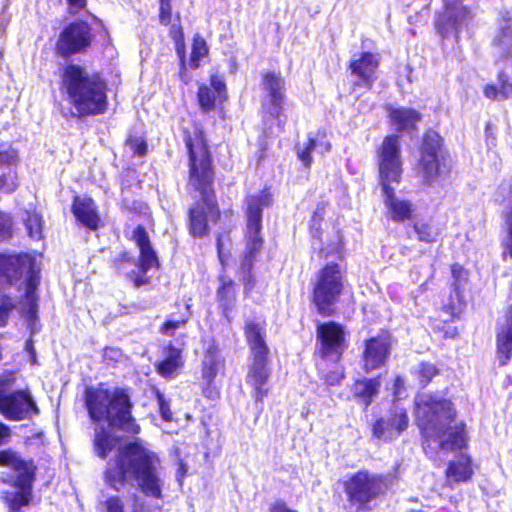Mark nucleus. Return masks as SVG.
I'll list each match as a JSON object with an SVG mask.
<instances>
[{
	"label": "nucleus",
	"instance_id": "f257e3e1",
	"mask_svg": "<svg viewBox=\"0 0 512 512\" xmlns=\"http://www.w3.org/2000/svg\"><path fill=\"white\" fill-rule=\"evenodd\" d=\"M85 405L92 421L108 423L109 429L104 426H98L95 429V452L103 459L117 448L120 442L111 429L129 434H138L140 431L139 425L132 417L130 396L123 389L87 388L85 390Z\"/></svg>",
	"mask_w": 512,
	"mask_h": 512
},
{
	"label": "nucleus",
	"instance_id": "f03ea898",
	"mask_svg": "<svg viewBox=\"0 0 512 512\" xmlns=\"http://www.w3.org/2000/svg\"><path fill=\"white\" fill-rule=\"evenodd\" d=\"M189 155L188 188L199 199L188 211V225L193 237H203L209 232V220L216 221L220 215L213 189L214 173L212 159L201 133L185 138Z\"/></svg>",
	"mask_w": 512,
	"mask_h": 512
},
{
	"label": "nucleus",
	"instance_id": "7ed1b4c3",
	"mask_svg": "<svg viewBox=\"0 0 512 512\" xmlns=\"http://www.w3.org/2000/svg\"><path fill=\"white\" fill-rule=\"evenodd\" d=\"M108 485L121 491L126 482L134 480L139 490L146 496L162 499L164 481L156 466V457L138 444L119 447L115 459L108 463L105 472Z\"/></svg>",
	"mask_w": 512,
	"mask_h": 512
},
{
	"label": "nucleus",
	"instance_id": "20e7f679",
	"mask_svg": "<svg viewBox=\"0 0 512 512\" xmlns=\"http://www.w3.org/2000/svg\"><path fill=\"white\" fill-rule=\"evenodd\" d=\"M417 419L426 443L433 441L443 451L461 450L467 444L465 424L452 425L456 413L450 401L428 394L416 400Z\"/></svg>",
	"mask_w": 512,
	"mask_h": 512
},
{
	"label": "nucleus",
	"instance_id": "39448f33",
	"mask_svg": "<svg viewBox=\"0 0 512 512\" xmlns=\"http://www.w3.org/2000/svg\"><path fill=\"white\" fill-rule=\"evenodd\" d=\"M60 90L78 117L103 114L108 106L107 83L100 73L69 63L60 68Z\"/></svg>",
	"mask_w": 512,
	"mask_h": 512
},
{
	"label": "nucleus",
	"instance_id": "423d86ee",
	"mask_svg": "<svg viewBox=\"0 0 512 512\" xmlns=\"http://www.w3.org/2000/svg\"><path fill=\"white\" fill-rule=\"evenodd\" d=\"M24 278V295L21 305V313L25 318L30 335L39 332L38 323V297L37 288L40 283L39 270L36 269L34 259L26 254H2L0 253V278L7 283L17 284Z\"/></svg>",
	"mask_w": 512,
	"mask_h": 512
},
{
	"label": "nucleus",
	"instance_id": "0eeeda50",
	"mask_svg": "<svg viewBox=\"0 0 512 512\" xmlns=\"http://www.w3.org/2000/svg\"><path fill=\"white\" fill-rule=\"evenodd\" d=\"M378 157L380 184L389 218L395 222L410 219L413 204L408 200L397 197L394 189L390 186L392 183H399L402 174L400 141L397 135L385 137Z\"/></svg>",
	"mask_w": 512,
	"mask_h": 512
},
{
	"label": "nucleus",
	"instance_id": "6e6552de",
	"mask_svg": "<svg viewBox=\"0 0 512 512\" xmlns=\"http://www.w3.org/2000/svg\"><path fill=\"white\" fill-rule=\"evenodd\" d=\"M0 466L11 468L15 477L4 479L9 488L2 490L0 498L8 512H23L33 499V486L36 480L37 466L32 459H23L12 450L0 451Z\"/></svg>",
	"mask_w": 512,
	"mask_h": 512
},
{
	"label": "nucleus",
	"instance_id": "1a4fd4ad",
	"mask_svg": "<svg viewBox=\"0 0 512 512\" xmlns=\"http://www.w3.org/2000/svg\"><path fill=\"white\" fill-rule=\"evenodd\" d=\"M245 336L252 355L247 383L254 388L253 397L256 403H262L268 394V389L264 386L270 375L267 367L269 348L265 341V325L247 320Z\"/></svg>",
	"mask_w": 512,
	"mask_h": 512
},
{
	"label": "nucleus",
	"instance_id": "9d476101",
	"mask_svg": "<svg viewBox=\"0 0 512 512\" xmlns=\"http://www.w3.org/2000/svg\"><path fill=\"white\" fill-rule=\"evenodd\" d=\"M246 248L241 261L240 271L242 274L251 273L254 261L262 248L263 239L260 235L262 229L263 209L271 205V196L268 192L262 191L257 195L246 197Z\"/></svg>",
	"mask_w": 512,
	"mask_h": 512
},
{
	"label": "nucleus",
	"instance_id": "9b49d317",
	"mask_svg": "<svg viewBox=\"0 0 512 512\" xmlns=\"http://www.w3.org/2000/svg\"><path fill=\"white\" fill-rule=\"evenodd\" d=\"M342 289L341 270L338 264H327L319 271L314 283L312 301L320 315L324 317L332 315L333 306Z\"/></svg>",
	"mask_w": 512,
	"mask_h": 512
},
{
	"label": "nucleus",
	"instance_id": "f8f14e48",
	"mask_svg": "<svg viewBox=\"0 0 512 512\" xmlns=\"http://www.w3.org/2000/svg\"><path fill=\"white\" fill-rule=\"evenodd\" d=\"M385 489L384 477L366 470L352 474L344 482L348 502L357 506L359 510L365 509L366 505L382 494Z\"/></svg>",
	"mask_w": 512,
	"mask_h": 512
},
{
	"label": "nucleus",
	"instance_id": "ddd939ff",
	"mask_svg": "<svg viewBox=\"0 0 512 512\" xmlns=\"http://www.w3.org/2000/svg\"><path fill=\"white\" fill-rule=\"evenodd\" d=\"M442 141L441 136L433 130L427 131L423 136L418 170L427 184L434 183L445 167Z\"/></svg>",
	"mask_w": 512,
	"mask_h": 512
},
{
	"label": "nucleus",
	"instance_id": "4468645a",
	"mask_svg": "<svg viewBox=\"0 0 512 512\" xmlns=\"http://www.w3.org/2000/svg\"><path fill=\"white\" fill-rule=\"evenodd\" d=\"M0 413L10 421H22L39 415L40 409L29 389L0 390Z\"/></svg>",
	"mask_w": 512,
	"mask_h": 512
},
{
	"label": "nucleus",
	"instance_id": "2eb2a0df",
	"mask_svg": "<svg viewBox=\"0 0 512 512\" xmlns=\"http://www.w3.org/2000/svg\"><path fill=\"white\" fill-rule=\"evenodd\" d=\"M93 39L91 26L83 20H76L61 31L56 43V50L63 57L82 53L90 47Z\"/></svg>",
	"mask_w": 512,
	"mask_h": 512
},
{
	"label": "nucleus",
	"instance_id": "dca6fc26",
	"mask_svg": "<svg viewBox=\"0 0 512 512\" xmlns=\"http://www.w3.org/2000/svg\"><path fill=\"white\" fill-rule=\"evenodd\" d=\"M262 85L266 92L263 111L277 121L279 131H282L285 125V120L281 118L285 101V80L280 74L267 72L263 75Z\"/></svg>",
	"mask_w": 512,
	"mask_h": 512
},
{
	"label": "nucleus",
	"instance_id": "f3484780",
	"mask_svg": "<svg viewBox=\"0 0 512 512\" xmlns=\"http://www.w3.org/2000/svg\"><path fill=\"white\" fill-rule=\"evenodd\" d=\"M317 339L321 357L335 362L341 359L348 347L343 326L333 321L317 325Z\"/></svg>",
	"mask_w": 512,
	"mask_h": 512
},
{
	"label": "nucleus",
	"instance_id": "a211bd4d",
	"mask_svg": "<svg viewBox=\"0 0 512 512\" xmlns=\"http://www.w3.org/2000/svg\"><path fill=\"white\" fill-rule=\"evenodd\" d=\"M408 423L406 408L395 400L386 415L380 417L373 425V435L380 440H393L407 429Z\"/></svg>",
	"mask_w": 512,
	"mask_h": 512
},
{
	"label": "nucleus",
	"instance_id": "6ab92c4d",
	"mask_svg": "<svg viewBox=\"0 0 512 512\" xmlns=\"http://www.w3.org/2000/svg\"><path fill=\"white\" fill-rule=\"evenodd\" d=\"M18 162L19 156L16 149L11 146L0 149V192L12 194L18 189Z\"/></svg>",
	"mask_w": 512,
	"mask_h": 512
},
{
	"label": "nucleus",
	"instance_id": "aec40b11",
	"mask_svg": "<svg viewBox=\"0 0 512 512\" xmlns=\"http://www.w3.org/2000/svg\"><path fill=\"white\" fill-rule=\"evenodd\" d=\"M391 344L387 335H378L365 341L363 369L366 372L382 367L389 357Z\"/></svg>",
	"mask_w": 512,
	"mask_h": 512
},
{
	"label": "nucleus",
	"instance_id": "412c9836",
	"mask_svg": "<svg viewBox=\"0 0 512 512\" xmlns=\"http://www.w3.org/2000/svg\"><path fill=\"white\" fill-rule=\"evenodd\" d=\"M493 53L496 61L512 59V12L500 13L497 30L493 39Z\"/></svg>",
	"mask_w": 512,
	"mask_h": 512
},
{
	"label": "nucleus",
	"instance_id": "4be33fe9",
	"mask_svg": "<svg viewBox=\"0 0 512 512\" xmlns=\"http://www.w3.org/2000/svg\"><path fill=\"white\" fill-rule=\"evenodd\" d=\"M379 63L371 52H363L359 58L349 64L355 86L370 89L376 79L375 72Z\"/></svg>",
	"mask_w": 512,
	"mask_h": 512
},
{
	"label": "nucleus",
	"instance_id": "5701e85b",
	"mask_svg": "<svg viewBox=\"0 0 512 512\" xmlns=\"http://www.w3.org/2000/svg\"><path fill=\"white\" fill-rule=\"evenodd\" d=\"M451 273L453 279L451 283L452 291L445 308L452 316H455L462 311L464 305L462 292L468 281V272L461 265L454 264Z\"/></svg>",
	"mask_w": 512,
	"mask_h": 512
},
{
	"label": "nucleus",
	"instance_id": "b1692460",
	"mask_svg": "<svg viewBox=\"0 0 512 512\" xmlns=\"http://www.w3.org/2000/svg\"><path fill=\"white\" fill-rule=\"evenodd\" d=\"M72 211L76 219L85 227L91 230L98 228L100 218L97 213L96 205L91 198L75 197Z\"/></svg>",
	"mask_w": 512,
	"mask_h": 512
},
{
	"label": "nucleus",
	"instance_id": "393cba45",
	"mask_svg": "<svg viewBox=\"0 0 512 512\" xmlns=\"http://www.w3.org/2000/svg\"><path fill=\"white\" fill-rule=\"evenodd\" d=\"M388 112L391 124L397 132L412 131L421 120V114L412 108L390 107Z\"/></svg>",
	"mask_w": 512,
	"mask_h": 512
},
{
	"label": "nucleus",
	"instance_id": "a878e982",
	"mask_svg": "<svg viewBox=\"0 0 512 512\" xmlns=\"http://www.w3.org/2000/svg\"><path fill=\"white\" fill-rule=\"evenodd\" d=\"M472 474L471 458L466 454H460L456 460L450 461L446 469V478L450 484L466 482Z\"/></svg>",
	"mask_w": 512,
	"mask_h": 512
},
{
	"label": "nucleus",
	"instance_id": "bb28decb",
	"mask_svg": "<svg viewBox=\"0 0 512 512\" xmlns=\"http://www.w3.org/2000/svg\"><path fill=\"white\" fill-rule=\"evenodd\" d=\"M22 285H24V281L10 284L4 278H0V327L7 325L10 313L16 308V301L8 290L16 286L19 291Z\"/></svg>",
	"mask_w": 512,
	"mask_h": 512
},
{
	"label": "nucleus",
	"instance_id": "cd10ccee",
	"mask_svg": "<svg viewBox=\"0 0 512 512\" xmlns=\"http://www.w3.org/2000/svg\"><path fill=\"white\" fill-rule=\"evenodd\" d=\"M381 380L376 378H362L356 380L353 387L354 396L368 407L378 395Z\"/></svg>",
	"mask_w": 512,
	"mask_h": 512
},
{
	"label": "nucleus",
	"instance_id": "c85d7f7f",
	"mask_svg": "<svg viewBox=\"0 0 512 512\" xmlns=\"http://www.w3.org/2000/svg\"><path fill=\"white\" fill-rule=\"evenodd\" d=\"M164 354V359L156 364V371L162 377L172 378L182 366L181 350L169 345Z\"/></svg>",
	"mask_w": 512,
	"mask_h": 512
},
{
	"label": "nucleus",
	"instance_id": "c756f323",
	"mask_svg": "<svg viewBox=\"0 0 512 512\" xmlns=\"http://www.w3.org/2000/svg\"><path fill=\"white\" fill-rule=\"evenodd\" d=\"M221 285L217 289V299L225 315H227L235 305V286L230 278L222 276Z\"/></svg>",
	"mask_w": 512,
	"mask_h": 512
},
{
	"label": "nucleus",
	"instance_id": "7c9ffc66",
	"mask_svg": "<svg viewBox=\"0 0 512 512\" xmlns=\"http://www.w3.org/2000/svg\"><path fill=\"white\" fill-rule=\"evenodd\" d=\"M223 366V361L215 349H208L203 360V378L208 384L212 383L219 370Z\"/></svg>",
	"mask_w": 512,
	"mask_h": 512
},
{
	"label": "nucleus",
	"instance_id": "2f4dec72",
	"mask_svg": "<svg viewBox=\"0 0 512 512\" xmlns=\"http://www.w3.org/2000/svg\"><path fill=\"white\" fill-rule=\"evenodd\" d=\"M500 67L498 82L500 85V95L503 98L512 96V59L496 61Z\"/></svg>",
	"mask_w": 512,
	"mask_h": 512
},
{
	"label": "nucleus",
	"instance_id": "473e14b6",
	"mask_svg": "<svg viewBox=\"0 0 512 512\" xmlns=\"http://www.w3.org/2000/svg\"><path fill=\"white\" fill-rule=\"evenodd\" d=\"M319 147L321 149V153L328 152L331 148L329 142L326 141H317V139L313 137H309L307 144L303 148L298 149V158L299 160L306 166L309 167L312 162L311 152Z\"/></svg>",
	"mask_w": 512,
	"mask_h": 512
},
{
	"label": "nucleus",
	"instance_id": "72a5a7b5",
	"mask_svg": "<svg viewBox=\"0 0 512 512\" xmlns=\"http://www.w3.org/2000/svg\"><path fill=\"white\" fill-rule=\"evenodd\" d=\"M136 269L146 274L154 265L158 263V258L152 246L140 249L139 261L136 264L132 261Z\"/></svg>",
	"mask_w": 512,
	"mask_h": 512
},
{
	"label": "nucleus",
	"instance_id": "f704fd0d",
	"mask_svg": "<svg viewBox=\"0 0 512 512\" xmlns=\"http://www.w3.org/2000/svg\"><path fill=\"white\" fill-rule=\"evenodd\" d=\"M25 226L31 238L39 240L42 237V216L35 211H26Z\"/></svg>",
	"mask_w": 512,
	"mask_h": 512
},
{
	"label": "nucleus",
	"instance_id": "c9c22d12",
	"mask_svg": "<svg viewBox=\"0 0 512 512\" xmlns=\"http://www.w3.org/2000/svg\"><path fill=\"white\" fill-rule=\"evenodd\" d=\"M208 54V47L204 38L196 35L193 39L190 67L197 69L199 67L200 60Z\"/></svg>",
	"mask_w": 512,
	"mask_h": 512
},
{
	"label": "nucleus",
	"instance_id": "e433bc0d",
	"mask_svg": "<svg viewBox=\"0 0 512 512\" xmlns=\"http://www.w3.org/2000/svg\"><path fill=\"white\" fill-rule=\"evenodd\" d=\"M99 512H126L125 504L121 497L117 495L107 496L98 503Z\"/></svg>",
	"mask_w": 512,
	"mask_h": 512
},
{
	"label": "nucleus",
	"instance_id": "4c0bfd02",
	"mask_svg": "<svg viewBox=\"0 0 512 512\" xmlns=\"http://www.w3.org/2000/svg\"><path fill=\"white\" fill-rule=\"evenodd\" d=\"M130 501L132 512H155L160 510L159 504H152L150 501L135 493L130 497Z\"/></svg>",
	"mask_w": 512,
	"mask_h": 512
},
{
	"label": "nucleus",
	"instance_id": "58836bf2",
	"mask_svg": "<svg viewBox=\"0 0 512 512\" xmlns=\"http://www.w3.org/2000/svg\"><path fill=\"white\" fill-rule=\"evenodd\" d=\"M413 228L420 241L427 243L435 241L437 231L429 223L416 222Z\"/></svg>",
	"mask_w": 512,
	"mask_h": 512
},
{
	"label": "nucleus",
	"instance_id": "ea45409f",
	"mask_svg": "<svg viewBox=\"0 0 512 512\" xmlns=\"http://www.w3.org/2000/svg\"><path fill=\"white\" fill-rule=\"evenodd\" d=\"M189 305H186V314H183L181 315L180 318L178 319H174V318H170L168 319L161 327L160 331L163 333V334H166L168 336H172L174 334V331L180 327H182L183 325L186 324V322L188 321L189 319V316H190V312H189Z\"/></svg>",
	"mask_w": 512,
	"mask_h": 512
},
{
	"label": "nucleus",
	"instance_id": "a19ab883",
	"mask_svg": "<svg viewBox=\"0 0 512 512\" xmlns=\"http://www.w3.org/2000/svg\"><path fill=\"white\" fill-rule=\"evenodd\" d=\"M416 373L418 375V379L420 381L421 386L425 387L438 373V370L435 367V365L431 363L422 362L418 366Z\"/></svg>",
	"mask_w": 512,
	"mask_h": 512
},
{
	"label": "nucleus",
	"instance_id": "79ce46f5",
	"mask_svg": "<svg viewBox=\"0 0 512 512\" xmlns=\"http://www.w3.org/2000/svg\"><path fill=\"white\" fill-rule=\"evenodd\" d=\"M216 95L214 91L207 87L201 86L198 90V101L203 109L210 110L214 107Z\"/></svg>",
	"mask_w": 512,
	"mask_h": 512
},
{
	"label": "nucleus",
	"instance_id": "37998d69",
	"mask_svg": "<svg viewBox=\"0 0 512 512\" xmlns=\"http://www.w3.org/2000/svg\"><path fill=\"white\" fill-rule=\"evenodd\" d=\"M12 236V219L3 212H0V242L8 240Z\"/></svg>",
	"mask_w": 512,
	"mask_h": 512
},
{
	"label": "nucleus",
	"instance_id": "c03bdc74",
	"mask_svg": "<svg viewBox=\"0 0 512 512\" xmlns=\"http://www.w3.org/2000/svg\"><path fill=\"white\" fill-rule=\"evenodd\" d=\"M133 240L137 244L139 250L151 246L148 233L141 225L137 226L133 231Z\"/></svg>",
	"mask_w": 512,
	"mask_h": 512
},
{
	"label": "nucleus",
	"instance_id": "a18cd8bd",
	"mask_svg": "<svg viewBox=\"0 0 512 512\" xmlns=\"http://www.w3.org/2000/svg\"><path fill=\"white\" fill-rule=\"evenodd\" d=\"M122 351L118 348L107 347L103 352V360L108 365H113L121 361Z\"/></svg>",
	"mask_w": 512,
	"mask_h": 512
},
{
	"label": "nucleus",
	"instance_id": "49530a36",
	"mask_svg": "<svg viewBox=\"0 0 512 512\" xmlns=\"http://www.w3.org/2000/svg\"><path fill=\"white\" fill-rule=\"evenodd\" d=\"M344 371L340 368H336L324 375L323 379L327 386H337L344 379Z\"/></svg>",
	"mask_w": 512,
	"mask_h": 512
},
{
	"label": "nucleus",
	"instance_id": "de8ad7c7",
	"mask_svg": "<svg viewBox=\"0 0 512 512\" xmlns=\"http://www.w3.org/2000/svg\"><path fill=\"white\" fill-rule=\"evenodd\" d=\"M505 223L507 226V238L505 242L506 249L510 256H512V207L506 214Z\"/></svg>",
	"mask_w": 512,
	"mask_h": 512
},
{
	"label": "nucleus",
	"instance_id": "09e8293b",
	"mask_svg": "<svg viewBox=\"0 0 512 512\" xmlns=\"http://www.w3.org/2000/svg\"><path fill=\"white\" fill-rule=\"evenodd\" d=\"M158 405H159V412L161 414V417L165 421H170L172 419V413L169 407V404L166 402L163 395L158 394Z\"/></svg>",
	"mask_w": 512,
	"mask_h": 512
},
{
	"label": "nucleus",
	"instance_id": "8fccbe9b",
	"mask_svg": "<svg viewBox=\"0 0 512 512\" xmlns=\"http://www.w3.org/2000/svg\"><path fill=\"white\" fill-rule=\"evenodd\" d=\"M127 276L134 283V286L137 288L147 284L148 282L147 278H145V274L141 273L138 269L137 271L133 269L131 272L127 274Z\"/></svg>",
	"mask_w": 512,
	"mask_h": 512
},
{
	"label": "nucleus",
	"instance_id": "3c124183",
	"mask_svg": "<svg viewBox=\"0 0 512 512\" xmlns=\"http://www.w3.org/2000/svg\"><path fill=\"white\" fill-rule=\"evenodd\" d=\"M171 14H170V6L168 3H165L164 0H161L160 6V22L164 25L170 23Z\"/></svg>",
	"mask_w": 512,
	"mask_h": 512
},
{
	"label": "nucleus",
	"instance_id": "603ef678",
	"mask_svg": "<svg viewBox=\"0 0 512 512\" xmlns=\"http://www.w3.org/2000/svg\"><path fill=\"white\" fill-rule=\"evenodd\" d=\"M405 390V381L402 377L397 376L393 384V394L399 401L402 397L403 391Z\"/></svg>",
	"mask_w": 512,
	"mask_h": 512
},
{
	"label": "nucleus",
	"instance_id": "864d4df0",
	"mask_svg": "<svg viewBox=\"0 0 512 512\" xmlns=\"http://www.w3.org/2000/svg\"><path fill=\"white\" fill-rule=\"evenodd\" d=\"M134 153L143 156L147 152V144L144 140L136 139L131 142Z\"/></svg>",
	"mask_w": 512,
	"mask_h": 512
},
{
	"label": "nucleus",
	"instance_id": "5fc2aeb1",
	"mask_svg": "<svg viewBox=\"0 0 512 512\" xmlns=\"http://www.w3.org/2000/svg\"><path fill=\"white\" fill-rule=\"evenodd\" d=\"M69 6L70 13H77L84 9L87 5V0H66Z\"/></svg>",
	"mask_w": 512,
	"mask_h": 512
},
{
	"label": "nucleus",
	"instance_id": "6e6d98bb",
	"mask_svg": "<svg viewBox=\"0 0 512 512\" xmlns=\"http://www.w3.org/2000/svg\"><path fill=\"white\" fill-rule=\"evenodd\" d=\"M211 87L214 93H217L218 96H221L222 92L225 91L226 85L223 80L216 76H213L211 78Z\"/></svg>",
	"mask_w": 512,
	"mask_h": 512
},
{
	"label": "nucleus",
	"instance_id": "4d7b16f0",
	"mask_svg": "<svg viewBox=\"0 0 512 512\" xmlns=\"http://www.w3.org/2000/svg\"><path fill=\"white\" fill-rule=\"evenodd\" d=\"M242 281L244 284L245 292L246 293L251 292L255 286V279H254L252 273L242 274Z\"/></svg>",
	"mask_w": 512,
	"mask_h": 512
},
{
	"label": "nucleus",
	"instance_id": "13d9d810",
	"mask_svg": "<svg viewBox=\"0 0 512 512\" xmlns=\"http://www.w3.org/2000/svg\"><path fill=\"white\" fill-rule=\"evenodd\" d=\"M498 94H500V88L498 89L495 85H486L484 88V95L492 100L497 99Z\"/></svg>",
	"mask_w": 512,
	"mask_h": 512
},
{
	"label": "nucleus",
	"instance_id": "bf43d9fd",
	"mask_svg": "<svg viewBox=\"0 0 512 512\" xmlns=\"http://www.w3.org/2000/svg\"><path fill=\"white\" fill-rule=\"evenodd\" d=\"M11 430L4 423L0 422V446L7 442L10 438Z\"/></svg>",
	"mask_w": 512,
	"mask_h": 512
},
{
	"label": "nucleus",
	"instance_id": "052dcab7",
	"mask_svg": "<svg viewBox=\"0 0 512 512\" xmlns=\"http://www.w3.org/2000/svg\"><path fill=\"white\" fill-rule=\"evenodd\" d=\"M270 512H297L290 509L285 503L278 502L270 508Z\"/></svg>",
	"mask_w": 512,
	"mask_h": 512
},
{
	"label": "nucleus",
	"instance_id": "680f3d73",
	"mask_svg": "<svg viewBox=\"0 0 512 512\" xmlns=\"http://www.w3.org/2000/svg\"><path fill=\"white\" fill-rule=\"evenodd\" d=\"M218 256L221 262L224 261V253H223V243H222V237L218 236L216 241Z\"/></svg>",
	"mask_w": 512,
	"mask_h": 512
},
{
	"label": "nucleus",
	"instance_id": "e2e57ef3",
	"mask_svg": "<svg viewBox=\"0 0 512 512\" xmlns=\"http://www.w3.org/2000/svg\"><path fill=\"white\" fill-rule=\"evenodd\" d=\"M26 349H27L28 351H31V350H32V340H31V339H29V340H27V341H26Z\"/></svg>",
	"mask_w": 512,
	"mask_h": 512
},
{
	"label": "nucleus",
	"instance_id": "0e129e2a",
	"mask_svg": "<svg viewBox=\"0 0 512 512\" xmlns=\"http://www.w3.org/2000/svg\"><path fill=\"white\" fill-rule=\"evenodd\" d=\"M121 257L124 262L132 261V259L130 257H128V255L126 253H124Z\"/></svg>",
	"mask_w": 512,
	"mask_h": 512
},
{
	"label": "nucleus",
	"instance_id": "69168bd1",
	"mask_svg": "<svg viewBox=\"0 0 512 512\" xmlns=\"http://www.w3.org/2000/svg\"><path fill=\"white\" fill-rule=\"evenodd\" d=\"M179 472L183 473V467L181 466L180 469H179ZM183 474H181L182 476Z\"/></svg>",
	"mask_w": 512,
	"mask_h": 512
}]
</instances>
